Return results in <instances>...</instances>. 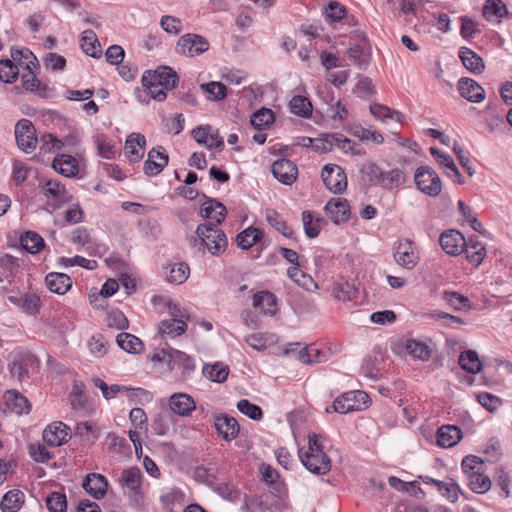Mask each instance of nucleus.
<instances>
[{"label":"nucleus","instance_id":"obj_1","mask_svg":"<svg viewBox=\"0 0 512 512\" xmlns=\"http://www.w3.org/2000/svg\"><path fill=\"white\" fill-rule=\"evenodd\" d=\"M322 436L311 433L308 435V450H299L302 464L311 473L324 475L331 469V461L323 451Z\"/></svg>","mask_w":512,"mask_h":512},{"label":"nucleus","instance_id":"obj_2","mask_svg":"<svg viewBox=\"0 0 512 512\" xmlns=\"http://www.w3.org/2000/svg\"><path fill=\"white\" fill-rule=\"evenodd\" d=\"M196 235L201 245L215 257H219L227 249L228 240L225 232L219 228V225L207 222L199 224L196 228Z\"/></svg>","mask_w":512,"mask_h":512},{"label":"nucleus","instance_id":"obj_3","mask_svg":"<svg viewBox=\"0 0 512 512\" xmlns=\"http://www.w3.org/2000/svg\"><path fill=\"white\" fill-rule=\"evenodd\" d=\"M143 474L138 467H129L121 472L119 485L123 494L128 498L133 507L143 504L144 491L142 489Z\"/></svg>","mask_w":512,"mask_h":512},{"label":"nucleus","instance_id":"obj_4","mask_svg":"<svg viewBox=\"0 0 512 512\" xmlns=\"http://www.w3.org/2000/svg\"><path fill=\"white\" fill-rule=\"evenodd\" d=\"M414 181L418 190L430 197H437L442 191L440 176L429 166L418 167L414 173Z\"/></svg>","mask_w":512,"mask_h":512},{"label":"nucleus","instance_id":"obj_5","mask_svg":"<svg viewBox=\"0 0 512 512\" xmlns=\"http://www.w3.org/2000/svg\"><path fill=\"white\" fill-rule=\"evenodd\" d=\"M209 49V42L198 34L188 33L182 35L177 42L176 51L180 55L195 57Z\"/></svg>","mask_w":512,"mask_h":512},{"label":"nucleus","instance_id":"obj_6","mask_svg":"<svg viewBox=\"0 0 512 512\" xmlns=\"http://www.w3.org/2000/svg\"><path fill=\"white\" fill-rule=\"evenodd\" d=\"M326 188L334 194H341L347 188V177L344 170L336 164H327L321 171Z\"/></svg>","mask_w":512,"mask_h":512},{"label":"nucleus","instance_id":"obj_7","mask_svg":"<svg viewBox=\"0 0 512 512\" xmlns=\"http://www.w3.org/2000/svg\"><path fill=\"white\" fill-rule=\"evenodd\" d=\"M15 137L21 150L26 153L32 152L38 143L36 130L28 119H21L15 125Z\"/></svg>","mask_w":512,"mask_h":512},{"label":"nucleus","instance_id":"obj_8","mask_svg":"<svg viewBox=\"0 0 512 512\" xmlns=\"http://www.w3.org/2000/svg\"><path fill=\"white\" fill-rule=\"evenodd\" d=\"M394 259L401 267L413 269L419 261V253L414 242L407 239L398 242L394 247Z\"/></svg>","mask_w":512,"mask_h":512},{"label":"nucleus","instance_id":"obj_9","mask_svg":"<svg viewBox=\"0 0 512 512\" xmlns=\"http://www.w3.org/2000/svg\"><path fill=\"white\" fill-rule=\"evenodd\" d=\"M205 201L200 206L201 216L213 224L220 225L226 217L227 209L220 201L203 195Z\"/></svg>","mask_w":512,"mask_h":512},{"label":"nucleus","instance_id":"obj_10","mask_svg":"<svg viewBox=\"0 0 512 512\" xmlns=\"http://www.w3.org/2000/svg\"><path fill=\"white\" fill-rule=\"evenodd\" d=\"M153 81L156 84L164 86L165 89H174L179 81L176 72L167 66L159 67L154 71H145L142 76V81Z\"/></svg>","mask_w":512,"mask_h":512},{"label":"nucleus","instance_id":"obj_11","mask_svg":"<svg viewBox=\"0 0 512 512\" xmlns=\"http://www.w3.org/2000/svg\"><path fill=\"white\" fill-rule=\"evenodd\" d=\"M168 161V154L162 146L152 148L148 152V159L144 162V173L148 176H156L167 166Z\"/></svg>","mask_w":512,"mask_h":512},{"label":"nucleus","instance_id":"obj_12","mask_svg":"<svg viewBox=\"0 0 512 512\" xmlns=\"http://www.w3.org/2000/svg\"><path fill=\"white\" fill-rule=\"evenodd\" d=\"M169 409L175 415L188 417L196 409V403L187 393H174L168 400Z\"/></svg>","mask_w":512,"mask_h":512},{"label":"nucleus","instance_id":"obj_13","mask_svg":"<svg viewBox=\"0 0 512 512\" xmlns=\"http://www.w3.org/2000/svg\"><path fill=\"white\" fill-rule=\"evenodd\" d=\"M70 428L62 422H53L43 431L44 442L52 447L65 444L69 438Z\"/></svg>","mask_w":512,"mask_h":512},{"label":"nucleus","instance_id":"obj_14","mask_svg":"<svg viewBox=\"0 0 512 512\" xmlns=\"http://www.w3.org/2000/svg\"><path fill=\"white\" fill-rule=\"evenodd\" d=\"M442 249L449 255H459L466 245L464 236L454 229L443 232L439 238Z\"/></svg>","mask_w":512,"mask_h":512},{"label":"nucleus","instance_id":"obj_15","mask_svg":"<svg viewBox=\"0 0 512 512\" xmlns=\"http://www.w3.org/2000/svg\"><path fill=\"white\" fill-rule=\"evenodd\" d=\"M108 486L107 479L98 473L87 474L82 483L83 489L97 500L104 498Z\"/></svg>","mask_w":512,"mask_h":512},{"label":"nucleus","instance_id":"obj_16","mask_svg":"<svg viewBox=\"0 0 512 512\" xmlns=\"http://www.w3.org/2000/svg\"><path fill=\"white\" fill-rule=\"evenodd\" d=\"M297 167L289 159H279L272 165L273 176L285 185H291L297 178Z\"/></svg>","mask_w":512,"mask_h":512},{"label":"nucleus","instance_id":"obj_17","mask_svg":"<svg viewBox=\"0 0 512 512\" xmlns=\"http://www.w3.org/2000/svg\"><path fill=\"white\" fill-rule=\"evenodd\" d=\"M146 139L141 133H131L125 141V154L130 162L140 161L145 153Z\"/></svg>","mask_w":512,"mask_h":512},{"label":"nucleus","instance_id":"obj_18","mask_svg":"<svg viewBox=\"0 0 512 512\" xmlns=\"http://www.w3.org/2000/svg\"><path fill=\"white\" fill-rule=\"evenodd\" d=\"M325 210L335 224L345 222L350 217V205L344 198H332L325 205Z\"/></svg>","mask_w":512,"mask_h":512},{"label":"nucleus","instance_id":"obj_19","mask_svg":"<svg viewBox=\"0 0 512 512\" xmlns=\"http://www.w3.org/2000/svg\"><path fill=\"white\" fill-rule=\"evenodd\" d=\"M458 90L460 95L470 102H481L486 96L484 88L471 78H461L458 81Z\"/></svg>","mask_w":512,"mask_h":512},{"label":"nucleus","instance_id":"obj_20","mask_svg":"<svg viewBox=\"0 0 512 512\" xmlns=\"http://www.w3.org/2000/svg\"><path fill=\"white\" fill-rule=\"evenodd\" d=\"M192 136L198 144L204 145L208 149H222L224 147L222 138L219 137L218 133H211L210 126L194 128L192 130Z\"/></svg>","mask_w":512,"mask_h":512},{"label":"nucleus","instance_id":"obj_21","mask_svg":"<svg viewBox=\"0 0 512 512\" xmlns=\"http://www.w3.org/2000/svg\"><path fill=\"white\" fill-rule=\"evenodd\" d=\"M214 425L219 435L226 441H231L236 438L239 433V424L237 420L228 415L216 417Z\"/></svg>","mask_w":512,"mask_h":512},{"label":"nucleus","instance_id":"obj_22","mask_svg":"<svg viewBox=\"0 0 512 512\" xmlns=\"http://www.w3.org/2000/svg\"><path fill=\"white\" fill-rule=\"evenodd\" d=\"M463 437L462 431L455 425H443L437 431V444L443 448L455 446Z\"/></svg>","mask_w":512,"mask_h":512},{"label":"nucleus","instance_id":"obj_23","mask_svg":"<svg viewBox=\"0 0 512 512\" xmlns=\"http://www.w3.org/2000/svg\"><path fill=\"white\" fill-rule=\"evenodd\" d=\"M52 167L65 177H74L79 171L77 160L67 154L57 155L53 160Z\"/></svg>","mask_w":512,"mask_h":512},{"label":"nucleus","instance_id":"obj_24","mask_svg":"<svg viewBox=\"0 0 512 512\" xmlns=\"http://www.w3.org/2000/svg\"><path fill=\"white\" fill-rule=\"evenodd\" d=\"M4 399L7 408L16 413L17 415H22L24 413H29L31 409V405L28 399L15 390L7 391L4 394Z\"/></svg>","mask_w":512,"mask_h":512},{"label":"nucleus","instance_id":"obj_25","mask_svg":"<svg viewBox=\"0 0 512 512\" xmlns=\"http://www.w3.org/2000/svg\"><path fill=\"white\" fill-rule=\"evenodd\" d=\"M370 113L378 120L383 123H387L388 121H395L400 124H404L405 116L386 105L374 103L370 105Z\"/></svg>","mask_w":512,"mask_h":512},{"label":"nucleus","instance_id":"obj_26","mask_svg":"<svg viewBox=\"0 0 512 512\" xmlns=\"http://www.w3.org/2000/svg\"><path fill=\"white\" fill-rule=\"evenodd\" d=\"M11 58L14 65L19 67V71L39 67L37 58L27 48L11 49Z\"/></svg>","mask_w":512,"mask_h":512},{"label":"nucleus","instance_id":"obj_27","mask_svg":"<svg viewBox=\"0 0 512 512\" xmlns=\"http://www.w3.org/2000/svg\"><path fill=\"white\" fill-rule=\"evenodd\" d=\"M459 57L463 65L474 74H481L485 65L483 59L472 49L462 47L459 51Z\"/></svg>","mask_w":512,"mask_h":512},{"label":"nucleus","instance_id":"obj_28","mask_svg":"<svg viewBox=\"0 0 512 512\" xmlns=\"http://www.w3.org/2000/svg\"><path fill=\"white\" fill-rule=\"evenodd\" d=\"M46 285L51 292L57 294L66 293L72 285L71 278L64 273H49L45 278Z\"/></svg>","mask_w":512,"mask_h":512},{"label":"nucleus","instance_id":"obj_29","mask_svg":"<svg viewBox=\"0 0 512 512\" xmlns=\"http://www.w3.org/2000/svg\"><path fill=\"white\" fill-rule=\"evenodd\" d=\"M25 495L22 491L13 489L4 494L0 501L2 512H17L23 506Z\"/></svg>","mask_w":512,"mask_h":512},{"label":"nucleus","instance_id":"obj_30","mask_svg":"<svg viewBox=\"0 0 512 512\" xmlns=\"http://www.w3.org/2000/svg\"><path fill=\"white\" fill-rule=\"evenodd\" d=\"M168 364L171 370L175 369V367L182 369L183 374H189L195 368L193 358L179 350L169 352Z\"/></svg>","mask_w":512,"mask_h":512},{"label":"nucleus","instance_id":"obj_31","mask_svg":"<svg viewBox=\"0 0 512 512\" xmlns=\"http://www.w3.org/2000/svg\"><path fill=\"white\" fill-rule=\"evenodd\" d=\"M81 47L85 54L93 58H99L102 55L100 42L93 30H85L81 34Z\"/></svg>","mask_w":512,"mask_h":512},{"label":"nucleus","instance_id":"obj_32","mask_svg":"<svg viewBox=\"0 0 512 512\" xmlns=\"http://www.w3.org/2000/svg\"><path fill=\"white\" fill-rule=\"evenodd\" d=\"M253 306L264 314L273 315L276 311V297L268 291L258 292L253 296Z\"/></svg>","mask_w":512,"mask_h":512},{"label":"nucleus","instance_id":"obj_33","mask_svg":"<svg viewBox=\"0 0 512 512\" xmlns=\"http://www.w3.org/2000/svg\"><path fill=\"white\" fill-rule=\"evenodd\" d=\"M404 348L409 355L421 361H427L431 356L430 347L420 340L408 339L405 341Z\"/></svg>","mask_w":512,"mask_h":512},{"label":"nucleus","instance_id":"obj_34","mask_svg":"<svg viewBox=\"0 0 512 512\" xmlns=\"http://www.w3.org/2000/svg\"><path fill=\"white\" fill-rule=\"evenodd\" d=\"M266 221L284 237L293 238L294 231L287 225V223L281 218L280 214L271 208L265 210Z\"/></svg>","mask_w":512,"mask_h":512},{"label":"nucleus","instance_id":"obj_35","mask_svg":"<svg viewBox=\"0 0 512 512\" xmlns=\"http://www.w3.org/2000/svg\"><path fill=\"white\" fill-rule=\"evenodd\" d=\"M218 469L215 467H208L204 465L196 466L193 469V479L210 488L214 487L217 479Z\"/></svg>","mask_w":512,"mask_h":512},{"label":"nucleus","instance_id":"obj_36","mask_svg":"<svg viewBox=\"0 0 512 512\" xmlns=\"http://www.w3.org/2000/svg\"><path fill=\"white\" fill-rule=\"evenodd\" d=\"M20 244L23 249L31 254L40 252L44 246V239L34 231H27L20 237Z\"/></svg>","mask_w":512,"mask_h":512},{"label":"nucleus","instance_id":"obj_37","mask_svg":"<svg viewBox=\"0 0 512 512\" xmlns=\"http://www.w3.org/2000/svg\"><path fill=\"white\" fill-rule=\"evenodd\" d=\"M186 329L187 323L182 320L178 321L177 319H169L161 321L158 330L161 336L174 338L182 335Z\"/></svg>","mask_w":512,"mask_h":512},{"label":"nucleus","instance_id":"obj_38","mask_svg":"<svg viewBox=\"0 0 512 512\" xmlns=\"http://www.w3.org/2000/svg\"><path fill=\"white\" fill-rule=\"evenodd\" d=\"M507 14V8L501 0H487L484 9V17L492 22H499Z\"/></svg>","mask_w":512,"mask_h":512},{"label":"nucleus","instance_id":"obj_39","mask_svg":"<svg viewBox=\"0 0 512 512\" xmlns=\"http://www.w3.org/2000/svg\"><path fill=\"white\" fill-rule=\"evenodd\" d=\"M459 365L471 374H477L482 369L478 354L473 350L463 351L459 356Z\"/></svg>","mask_w":512,"mask_h":512},{"label":"nucleus","instance_id":"obj_40","mask_svg":"<svg viewBox=\"0 0 512 512\" xmlns=\"http://www.w3.org/2000/svg\"><path fill=\"white\" fill-rule=\"evenodd\" d=\"M261 238L262 231L260 229L248 227L237 235L236 243L240 248L247 250L260 241Z\"/></svg>","mask_w":512,"mask_h":512},{"label":"nucleus","instance_id":"obj_41","mask_svg":"<svg viewBox=\"0 0 512 512\" xmlns=\"http://www.w3.org/2000/svg\"><path fill=\"white\" fill-rule=\"evenodd\" d=\"M289 108L291 113L302 118H308L312 114V104L304 96H294L289 102Z\"/></svg>","mask_w":512,"mask_h":512},{"label":"nucleus","instance_id":"obj_42","mask_svg":"<svg viewBox=\"0 0 512 512\" xmlns=\"http://www.w3.org/2000/svg\"><path fill=\"white\" fill-rule=\"evenodd\" d=\"M362 180L370 185H379L383 171L374 162H366L360 167Z\"/></svg>","mask_w":512,"mask_h":512},{"label":"nucleus","instance_id":"obj_43","mask_svg":"<svg viewBox=\"0 0 512 512\" xmlns=\"http://www.w3.org/2000/svg\"><path fill=\"white\" fill-rule=\"evenodd\" d=\"M116 342L120 348L129 353H140L143 347V343L138 337L124 332L118 334Z\"/></svg>","mask_w":512,"mask_h":512},{"label":"nucleus","instance_id":"obj_44","mask_svg":"<svg viewBox=\"0 0 512 512\" xmlns=\"http://www.w3.org/2000/svg\"><path fill=\"white\" fill-rule=\"evenodd\" d=\"M274 122V113L271 109L261 108L251 115L250 123L258 130L268 128Z\"/></svg>","mask_w":512,"mask_h":512},{"label":"nucleus","instance_id":"obj_45","mask_svg":"<svg viewBox=\"0 0 512 512\" xmlns=\"http://www.w3.org/2000/svg\"><path fill=\"white\" fill-rule=\"evenodd\" d=\"M203 374L204 376L217 383H223L229 374V368L228 366L222 364V363H215L213 365H205L203 367Z\"/></svg>","mask_w":512,"mask_h":512},{"label":"nucleus","instance_id":"obj_46","mask_svg":"<svg viewBox=\"0 0 512 512\" xmlns=\"http://www.w3.org/2000/svg\"><path fill=\"white\" fill-rule=\"evenodd\" d=\"M333 412L346 414L352 411L359 410V405L356 403L353 393H345L338 397L332 405Z\"/></svg>","mask_w":512,"mask_h":512},{"label":"nucleus","instance_id":"obj_47","mask_svg":"<svg viewBox=\"0 0 512 512\" xmlns=\"http://www.w3.org/2000/svg\"><path fill=\"white\" fill-rule=\"evenodd\" d=\"M287 274L291 280L306 290H311L312 288L317 287L312 277L303 272L299 266L289 267Z\"/></svg>","mask_w":512,"mask_h":512},{"label":"nucleus","instance_id":"obj_48","mask_svg":"<svg viewBox=\"0 0 512 512\" xmlns=\"http://www.w3.org/2000/svg\"><path fill=\"white\" fill-rule=\"evenodd\" d=\"M405 181L404 173L400 169H392L382 173L379 186L384 189L391 190L400 186Z\"/></svg>","mask_w":512,"mask_h":512},{"label":"nucleus","instance_id":"obj_49","mask_svg":"<svg viewBox=\"0 0 512 512\" xmlns=\"http://www.w3.org/2000/svg\"><path fill=\"white\" fill-rule=\"evenodd\" d=\"M464 249L467 260L470 263L478 266L483 262L486 255V249L481 243L470 241L469 243H466Z\"/></svg>","mask_w":512,"mask_h":512},{"label":"nucleus","instance_id":"obj_50","mask_svg":"<svg viewBox=\"0 0 512 512\" xmlns=\"http://www.w3.org/2000/svg\"><path fill=\"white\" fill-rule=\"evenodd\" d=\"M92 382H93L95 387H97V388H99L101 390L102 395H103V397L106 400H110V399L115 398L116 395L118 393H120V392H131V391H135L136 390V389H133V388H127L125 386H121V385H117V384L108 386L100 378H93Z\"/></svg>","mask_w":512,"mask_h":512},{"label":"nucleus","instance_id":"obj_51","mask_svg":"<svg viewBox=\"0 0 512 512\" xmlns=\"http://www.w3.org/2000/svg\"><path fill=\"white\" fill-rule=\"evenodd\" d=\"M433 485L437 486L439 492L452 503L458 500L460 488L453 479L448 481L433 480Z\"/></svg>","mask_w":512,"mask_h":512},{"label":"nucleus","instance_id":"obj_52","mask_svg":"<svg viewBox=\"0 0 512 512\" xmlns=\"http://www.w3.org/2000/svg\"><path fill=\"white\" fill-rule=\"evenodd\" d=\"M357 293V289L353 284L345 281L334 283L332 287V295L341 301H351Z\"/></svg>","mask_w":512,"mask_h":512},{"label":"nucleus","instance_id":"obj_53","mask_svg":"<svg viewBox=\"0 0 512 512\" xmlns=\"http://www.w3.org/2000/svg\"><path fill=\"white\" fill-rule=\"evenodd\" d=\"M190 274L189 266L184 262L175 263L171 266L167 280L173 284L184 283Z\"/></svg>","mask_w":512,"mask_h":512},{"label":"nucleus","instance_id":"obj_54","mask_svg":"<svg viewBox=\"0 0 512 512\" xmlns=\"http://www.w3.org/2000/svg\"><path fill=\"white\" fill-rule=\"evenodd\" d=\"M201 90L208 94V99L212 101L223 100L227 95V88L221 82H209L200 85Z\"/></svg>","mask_w":512,"mask_h":512},{"label":"nucleus","instance_id":"obj_55","mask_svg":"<svg viewBox=\"0 0 512 512\" xmlns=\"http://www.w3.org/2000/svg\"><path fill=\"white\" fill-rule=\"evenodd\" d=\"M302 221L307 237L315 238L319 235L323 221L322 218H316L314 220V217L310 211H304L302 213Z\"/></svg>","mask_w":512,"mask_h":512},{"label":"nucleus","instance_id":"obj_56","mask_svg":"<svg viewBox=\"0 0 512 512\" xmlns=\"http://www.w3.org/2000/svg\"><path fill=\"white\" fill-rule=\"evenodd\" d=\"M443 299L455 310L471 308V301L466 296L455 291H444Z\"/></svg>","mask_w":512,"mask_h":512},{"label":"nucleus","instance_id":"obj_57","mask_svg":"<svg viewBox=\"0 0 512 512\" xmlns=\"http://www.w3.org/2000/svg\"><path fill=\"white\" fill-rule=\"evenodd\" d=\"M470 489L478 494L486 493L491 488V480L484 472L468 477Z\"/></svg>","mask_w":512,"mask_h":512},{"label":"nucleus","instance_id":"obj_58","mask_svg":"<svg viewBox=\"0 0 512 512\" xmlns=\"http://www.w3.org/2000/svg\"><path fill=\"white\" fill-rule=\"evenodd\" d=\"M298 360L304 364L320 363L324 360L323 352L315 346H306L298 352Z\"/></svg>","mask_w":512,"mask_h":512},{"label":"nucleus","instance_id":"obj_59","mask_svg":"<svg viewBox=\"0 0 512 512\" xmlns=\"http://www.w3.org/2000/svg\"><path fill=\"white\" fill-rule=\"evenodd\" d=\"M462 470L467 475V478L485 471V464L481 458L469 455L462 460Z\"/></svg>","mask_w":512,"mask_h":512},{"label":"nucleus","instance_id":"obj_60","mask_svg":"<svg viewBox=\"0 0 512 512\" xmlns=\"http://www.w3.org/2000/svg\"><path fill=\"white\" fill-rule=\"evenodd\" d=\"M245 341L253 349L261 351L274 342V336L271 334L253 333L247 336Z\"/></svg>","mask_w":512,"mask_h":512},{"label":"nucleus","instance_id":"obj_61","mask_svg":"<svg viewBox=\"0 0 512 512\" xmlns=\"http://www.w3.org/2000/svg\"><path fill=\"white\" fill-rule=\"evenodd\" d=\"M19 75V67L15 66L10 59L0 61V81L12 83Z\"/></svg>","mask_w":512,"mask_h":512},{"label":"nucleus","instance_id":"obj_62","mask_svg":"<svg viewBox=\"0 0 512 512\" xmlns=\"http://www.w3.org/2000/svg\"><path fill=\"white\" fill-rule=\"evenodd\" d=\"M46 506L49 512H66L67 499L65 494L59 492H52L46 498Z\"/></svg>","mask_w":512,"mask_h":512},{"label":"nucleus","instance_id":"obj_63","mask_svg":"<svg viewBox=\"0 0 512 512\" xmlns=\"http://www.w3.org/2000/svg\"><path fill=\"white\" fill-rule=\"evenodd\" d=\"M477 400L490 413L496 412L503 404L501 398L488 392L479 393Z\"/></svg>","mask_w":512,"mask_h":512},{"label":"nucleus","instance_id":"obj_64","mask_svg":"<svg viewBox=\"0 0 512 512\" xmlns=\"http://www.w3.org/2000/svg\"><path fill=\"white\" fill-rule=\"evenodd\" d=\"M237 408L252 420L259 421L263 417L262 409L258 405L250 403L247 399H241L237 403Z\"/></svg>","mask_w":512,"mask_h":512}]
</instances>
